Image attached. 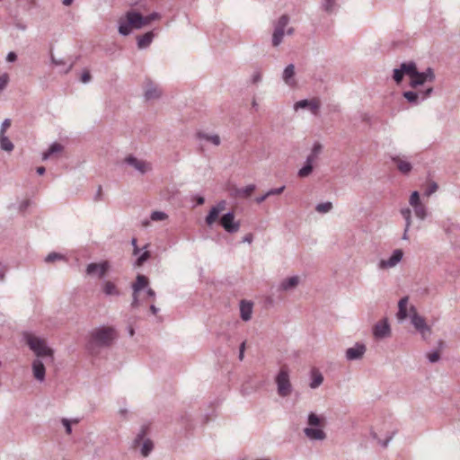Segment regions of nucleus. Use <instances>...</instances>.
Returning a JSON list of instances; mask_svg holds the SVG:
<instances>
[{
    "mask_svg": "<svg viewBox=\"0 0 460 460\" xmlns=\"http://www.w3.org/2000/svg\"><path fill=\"white\" fill-rule=\"evenodd\" d=\"M323 382V375L317 371V370H314L313 373H312V381L310 382V387L312 389H315L317 387H319Z\"/></svg>",
    "mask_w": 460,
    "mask_h": 460,
    "instance_id": "36",
    "label": "nucleus"
},
{
    "mask_svg": "<svg viewBox=\"0 0 460 460\" xmlns=\"http://www.w3.org/2000/svg\"><path fill=\"white\" fill-rule=\"evenodd\" d=\"M400 68L402 69L404 75H408L411 79L417 70V66L415 62L410 61L407 63H402Z\"/></svg>",
    "mask_w": 460,
    "mask_h": 460,
    "instance_id": "31",
    "label": "nucleus"
},
{
    "mask_svg": "<svg viewBox=\"0 0 460 460\" xmlns=\"http://www.w3.org/2000/svg\"><path fill=\"white\" fill-rule=\"evenodd\" d=\"M17 59V55L14 52H9L6 57L8 62H14Z\"/></svg>",
    "mask_w": 460,
    "mask_h": 460,
    "instance_id": "59",
    "label": "nucleus"
},
{
    "mask_svg": "<svg viewBox=\"0 0 460 460\" xmlns=\"http://www.w3.org/2000/svg\"><path fill=\"white\" fill-rule=\"evenodd\" d=\"M91 78L92 76L89 71H84L81 75V81L84 84L89 83L91 81Z\"/></svg>",
    "mask_w": 460,
    "mask_h": 460,
    "instance_id": "56",
    "label": "nucleus"
},
{
    "mask_svg": "<svg viewBox=\"0 0 460 460\" xmlns=\"http://www.w3.org/2000/svg\"><path fill=\"white\" fill-rule=\"evenodd\" d=\"M289 17L287 14L281 15L278 21L273 23V33L271 43L273 47H278L283 41L284 35H292L294 33V28L288 26Z\"/></svg>",
    "mask_w": 460,
    "mask_h": 460,
    "instance_id": "3",
    "label": "nucleus"
},
{
    "mask_svg": "<svg viewBox=\"0 0 460 460\" xmlns=\"http://www.w3.org/2000/svg\"><path fill=\"white\" fill-rule=\"evenodd\" d=\"M403 76H404V74L402 73V71L400 67L394 69L393 78L397 84L402 82Z\"/></svg>",
    "mask_w": 460,
    "mask_h": 460,
    "instance_id": "48",
    "label": "nucleus"
},
{
    "mask_svg": "<svg viewBox=\"0 0 460 460\" xmlns=\"http://www.w3.org/2000/svg\"><path fill=\"white\" fill-rule=\"evenodd\" d=\"M392 160L396 164L398 170L403 174H408L412 169L410 162L402 160L399 156L393 157Z\"/></svg>",
    "mask_w": 460,
    "mask_h": 460,
    "instance_id": "25",
    "label": "nucleus"
},
{
    "mask_svg": "<svg viewBox=\"0 0 460 460\" xmlns=\"http://www.w3.org/2000/svg\"><path fill=\"white\" fill-rule=\"evenodd\" d=\"M420 203H421L420 199V194H419V192L417 190H415L410 196L409 204L411 207H413V206L418 205Z\"/></svg>",
    "mask_w": 460,
    "mask_h": 460,
    "instance_id": "44",
    "label": "nucleus"
},
{
    "mask_svg": "<svg viewBox=\"0 0 460 460\" xmlns=\"http://www.w3.org/2000/svg\"><path fill=\"white\" fill-rule=\"evenodd\" d=\"M435 80V73L431 67H428L424 72H419L418 69L411 76L410 80V86L411 88H417L420 85H423L425 83H432Z\"/></svg>",
    "mask_w": 460,
    "mask_h": 460,
    "instance_id": "8",
    "label": "nucleus"
},
{
    "mask_svg": "<svg viewBox=\"0 0 460 460\" xmlns=\"http://www.w3.org/2000/svg\"><path fill=\"white\" fill-rule=\"evenodd\" d=\"M139 305V301H138V296H137V293H134L133 292V295H132V302H131V306L132 307H137Z\"/></svg>",
    "mask_w": 460,
    "mask_h": 460,
    "instance_id": "58",
    "label": "nucleus"
},
{
    "mask_svg": "<svg viewBox=\"0 0 460 460\" xmlns=\"http://www.w3.org/2000/svg\"><path fill=\"white\" fill-rule=\"evenodd\" d=\"M63 150V146L59 143H53L49 148L42 154V160H48L52 155Z\"/></svg>",
    "mask_w": 460,
    "mask_h": 460,
    "instance_id": "32",
    "label": "nucleus"
},
{
    "mask_svg": "<svg viewBox=\"0 0 460 460\" xmlns=\"http://www.w3.org/2000/svg\"><path fill=\"white\" fill-rule=\"evenodd\" d=\"M51 62H52V64H54L57 66H66V62L64 59H62V58L58 59L53 55H51Z\"/></svg>",
    "mask_w": 460,
    "mask_h": 460,
    "instance_id": "57",
    "label": "nucleus"
},
{
    "mask_svg": "<svg viewBox=\"0 0 460 460\" xmlns=\"http://www.w3.org/2000/svg\"><path fill=\"white\" fill-rule=\"evenodd\" d=\"M295 76V66L293 64L288 65L282 74V79L286 84L288 86H294L296 84V81L294 79Z\"/></svg>",
    "mask_w": 460,
    "mask_h": 460,
    "instance_id": "20",
    "label": "nucleus"
},
{
    "mask_svg": "<svg viewBox=\"0 0 460 460\" xmlns=\"http://www.w3.org/2000/svg\"><path fill=\"white\" fill-rule=\"evenodd\" d=\"M197 205H202L205 202V199L202 196L196 195L194 197Z\"/></svg>",
    "mask_w": 460,
    "mask_h": 460,
    "instance_id": "62",
    "label": "nucleus"
},
{
    "mask_svg": "<svg viewBox=\"0 0 460 460\" xmlns=\"http://www.w3.org/2000/svg\"><path fill=\"white\" fill-rule=\"evenodd\" d=\"M168 217L167 214L163 211H153L150 215V218L153 221H163Z\"/></svg>",
    "mask_w": 460,
    "mask_h": 460,
    "instance_id": "42",
    "label": "nucleus"
},
{
    "mask_svg": "<svg viewBox=\"0 0 460 460\" xmlns=\"http://www.w3.org/2000/svg\"><path fill=\"white\" fill-rule=\"evenodd\" d=\"M332 209V202H330V201L323 202V203H319V204H317V205H316V207H315V210H316L318 213H321V214L328 213V212H330Z\"/></svg>",
    "mask_w": 460,
    "mask_h": 460,
    "instance_id": "39",
    "label": "nucleus"
},
{
    "mask_svg": "<svg viewBox=\"0 0 460 460\" xmlns=\"http://www.w3.org/2000/svg\"><path fill=\"white\" fill-rule=\"evenodd\" d=\"M32 371H33L34 377L38 381H40V382L44 381L46 369H45L44 364L41 360H40V359L33 360Z\"/></svg>",
    "mask_w": 460,
    "mask_h": 460,
    "instance_id": "19",
    "label": "nucleus"
},
{
    "mask_svg": "<svg viewBox=\"0 0 460 460\" xmlns=\"http://www.w3.org/2000/svg\"><path fill=\"white\" fill-rule=\"evenodd\" d=\"M161 18V14L159 13L154 12L147 16H144V22L146 25H148L151 22L159 20Z\"/></svg>",
    "mask_w": 460,
    "mask_h": 460,
    "instance_id": "45",
    "label": "nucleus"
},
{
    "mask_svg": "<svg viewBox=\"0 0 460 460\" xmlns=\"http://www.w3.org/2000/svg\"><path fill=\"white\" fill-rule=\"evenodd\" d=\"M225 207L226 201L222 200L218 202L217 206L211 208L205 219L208 226H212L214 224V222L218 217L220 212L225 209Z\"/></svg>",
    "mask_w": 460,
    "mask_h": 460,
    "instance_id": "18",
    "label": "nucleus"
},
{
    "mask_svg": "<svg viewBox=\"0 0 460 460\" xmlns=\"http://www.w3.org/2000/svg\"><path fill=\"white\" fill-rule=\"evenodd\" d=\"M323 151V146L319 142L313 145L310 154L307 155L305 163L314 166V164L318 159L319 155Z\"/></svg>",
    "mask_w": 460,
    "mask_h": 460,
    "instance_id": "24",
    "label": "nucleus"
},
{
    "mask_svg": "<svg viewBox=\"0 0 460 460\" xmlns=\"http://www.w3.org/2000/svg\"><path fill=\"white\" fill-rule=\"evenodd\" d=\"M155 33L153 31L146 32L145 34L137 37V47L138 49L147 48L153 41Z\"/></svg>",
    "mask_w": 460,
    "mask_h": 460,
    "instance_id": "26",
    "label": "nucleus"
},
{
    "mask_svg": "<svg viewBox=\"0 0 460 460\" xmlns=\"http://www.w3.org/2000/svg\"><path fill=\"white\" fill-rule=\"evenodd\" d=\"M11 126V119H5L2 124H1V127H0V135H4L7 128Z\"/></svg>",
    "mask_w": 460,
    "mask_h": 460,
    "instance_id": "52",
    "label": "nucleus"
},
{
    "mask_svg": "<svg viewBox=\"0 0 460 460\" xmlns=\"http://www.w3.org/2000/svg\"><path fill=\"white\" fill-rule=\"evenodd\" d=\"M261 79H262V75H261V71H259V70L255 71L252 74V78H251L252 83L254 84L260 83L261 81Z\"/></svg>",
    "mask_w": 460,
    "mask_h": 460,
    "instance_id": "54",
    "label": "nucleus"
},
{
    "mask_svg": "<svg viewBox=\"0 0 460 460\" xmlns=\"http://www.w3.org/2000/svg\"><path fill=\"white\" fill-rule=\"evenodd\" d=\"M412 208H413L415 216L420 220L426 219V217L428 216V209H427V207L422 202L418 205L413 206Z\"/></svg>",
    "mask_w": 460,
    "mask_h": 460,
    "instance_id": "35",
    "label": "nucleus"
},
{
    "mask_svg": "<svg viewBox=\"0 0 460 460\" xmlns=\"http://www.w3.org/2000/svg\"><path fill=\"white\" fill-rule=\"evenodd\" d=\"M438 189V185L433 181L429 184V186L428 187V189L425 190L424 194L427 196V197H429L430 195H432L434 192H436Z\"/></svg>",
    "mask_w": 460,
    "mask_h": 460,
    "instance_id": "50",
    "label": "nucleus"
},
{
    "mask_svg": "<svg viewBox=\"0 0 460 460\" xmlns=\"http://www.w3.org/2000/svg\"><path fill=\"white\" fill-rule=\"evenodd\" d=\"M116 338L117 332L114 328L98 327L90 332L86 348L91 354L96 355L101 349L111 346Z\"/></svg>",
    "mask_w": 460,
    "mask_h": 460,
    "instance_id": "1",
    "label": "nucleus"
},
{
    "mask_svg": "<svg viewBox=\"0 0 460 460\" xmlns=\"http://www.w3.org/2000/svg\"><path fill=\"white\" fill-rule=\"evenodd\" d=\"M323 418L310 412L307 417V424L309 427L304 429L305 436L310 440H320L323 441L326 438V433L317 427L322 426Z\"/></svg>",
    "mask_w": 460,
    "mask_h": 460,
    "instance_id": "4",
    "label": "nucleus"
},
{
    "mask_svg": "<svg viewBox=\"0 0 460 460\" xmlns=\"http://www.w3.org/2000/svg\"><path fill=\"white\" fill-rule=\"evenodd\" d=\"M63 258V255H61L60 253H58V252H50L46 258H45V261L49 263V262H53L57 260H61Z\"/></svg>",
    "mask_w": 460,
    "mask_h": 460,
    "instance_id": "49",
    "label": "nucleus"
},
{
    "mask_svg": "<svg viewBox=\"0 0 460 460\" xmlns=\"http://www.w3.org/2000/svg\"><path fill=\"white\" fill-rule=\"evenodd\" d=\"M433 93V87L429 86L424 91H407L403 93V97L411 104L418 105L428 99Z\"/></svg>",
    "mask_w": 460,
    "mask_h": 460,
    "instance_id": "9",
    "label": "nucleus"
},
{
    "mask_svg": "<svg viewBox=\"0 0 460 460\" xmlns=\"http://www.w3.org/2000/svg\"><path fill=\"white\" fill-rule=\"evenodd\" d=\"M395 434V431L391 432L389 435H387L386 438L385 440H381L378 438L377 434L374 431L371 432V437L377 440V442L383 447H386L389 444V442L393 439L394 436Z\"/></svg>",
    "mask_w": 460,
    "mask_h": 460,
    "instance_id": "38",
    "label": "nucleus"
},
{
    "mask_svg": "<svg viewBox=\"0 0 460 460\" xmlns=\"http://www.w3.org/2000/svg\"><path fill=\"white\" fill-rule=\"evenodd\" d=\"M401 214L405 220V225L407 227H411V210L409 208H404L401 209Z\"/></svg>",
    "mask_w": 460,
    "mask_h": 460,
    "instance_id": "41",
    "label": "nucleus"
},
{
    "mask_svg": "<svg viewBox=\"0 0 460 460\" xmlns=\"http://www.w3.org/2000/svg\"><path fill=\"white\" fill-rule=\"evenodd\" d=\"M253 240V235L252 234H247L243 238V243H251Z\"/></svg>",
    "mask_w": 460,
    "mask_h": 460,
    "instance_id": "61",
    "label": "nucleus"
},
{
    "mask_svg": "<svg viewBox=\"0 0 460 460\" xmlns=\"http://www.w3.org/2000/svg\"><path fill=\"white\" fill-rule=\"evenodd\" d=\"M367 351V347L363 343L357 342L353 347L348 348L345 351V358L349 361L361 359Z\"/></svg>",
    "mask_w": 460,
    "mask_h": 460,
    "instance_id": "12",
    "label": "nucleus"
},
{
    "mask_svg": "<svg viewBox=\"0 0 460 460\" xmlns=\"http://www.w3.org/2000/svg\"><path fill=\"white\" fill-rule=\"evenodd\" d=\"M0 147L1 149L11 152L13 150V144L11 140L4 135H0Z\"/></svg>",
    "mask_w": 460,
    "mask_h": 460,
    "instance_id": "37",
    "label": "nucleus"
},
{
    "mask_svg": "<svg viewBox=\"0 0 460 460\" xmlns=\"http://www.w3.org/2000/svg\"><path fill=\"white\" fill-rule=\"evenodd\" d=\"M334 4H335V0H324V3H323V9L324 11L330 13L332 12L333 6H334Z\"/></svg>",
    "mask_w": 460,
    "mask_h": 460,
    "instance_id": "55",
    "label": "nucleus"
},
{
    "mask_svg": "<svg viewBox=\"0 0 460 460\" xmlns=\"http://www.w3.org/2000/svg\"><path fill=\"white\" fill-rule=\"evenodd\" d=\"M110 263L108 261H102L101 263H89L86 267V273L90 276H97L102 279L105 276L109 270Z\"/></svg>",
    "mask_w": 460,
    "mask_h": 460,
    "instance_id": "13",
    "label": "nucleus"
},
{
    "mask_svg": "<svg viewBox=\"0 0 460 460\" xmlns=\"http://www.w3.org/2000/svg\"><path fill=\"white\" fill-rule=\"evenodd\" d=\"M320 101L316 99L312 100H300L296 102L294 105V109L297 111L298 109H305L308 108L311 112L314 115H316L320 109Z\"/></svg>",
    "mask_w": 460,
    "mask_h": 460,
    "instance_id": "16",
    "label": "nucleus"
},
{
    "mask_svg": "<svg viewBox=\"0 0 460 460\" xmlns=\"http://www.w3.org/2000/svg\"><path fill=\"white\" fill-rule=\"evenodd\" d=\"M196 138L199 140H205L211 143L213 146H218L221 144L220 137L217 134H208L199 131L196 133Z\"/></svg>",
    "mask_w": 460,
    "mask_h": 460,
    "instance_id": "22",
    "label": "nucleus"
},
{
    "mask_svg": "<svg viewBox=\"0 0 460 460\" xmlns=\"http://www.w3.org/2000/svg\"><path fill=\"white\" fill-rule=\"evenodd\" d=\"M408 301H409L408 296H403L402 298L400 299V301L398 303L397 317L401 321L406 319L408 316V312H407Z\"/></svg>",
    "mask_w": 460,
    "mask_h": 460,
    "instance_id": "29",
    "label": "nucleus"
},
{
    "mask_svg": "<svg viewBox=\"0 0 460 460\" xmlns=\"http://www.w3.org/2000/svg\"><path fill=\"white\" fill-rule=\"evenodd\" d=\"M146 295L149 296V297H152V298H155V292L150 288H146Z\"/></svg>",
    "mask_w": 460,
    "mask_h": 460,
    "instance_id": "64",
    "label": "nucleus"
},
{
    "mask_svg": "<svg viewBox=\"0 0 460 460\" xmlns=\"http://www.w3.org/2000/svg\"><path fill=\"white\" fill-rule=\"evenodd\" d=\"M148 279L141 274L137 276L136 281L132 284L131 288L134 293H138L143 288H147L148 286Z\"/></svg>",
    "mask_w": 460,
    "mask_h": 460,
    "instance_id": "27",
    "label": "nucleus"
},
{
    "mask_svg": "<svg viewBox=\"0 0 460 460\" xmlns=\"http://www.w3.org/2000/svg\"><path fill=\"white\" fill-rule=\"evenodd\" d=\"M24 340L37 357H53V350L47 346V342L44 339L31 333H25Z\"/></svg>",
    "mask_w": 460,
    "mask_h": 460,
    "instance_id": "5",
    "label": "nucleus"
},
{
    "mask_svg": "<svg viewBox=\"0 0 460 460\" xmlns=\"http://www.w3.org/2000/svg\"><path fill=\"white\" fill-rule=\"evenodd\" d=\"M124 162L132 166L135 170L139 172L141 174H145L152 169L151 164L144 160L137 159L134 155H128Z\"/></svg>",
    "mask_w": 460,
    "mask_h": 460,
    "instance_id": "14",
    "label": "nucleus"
},
{
    "mask_svg": "<svg viewBox=\"0 0 460 460\" xmlns=\"http://www.w3.org/2000/svg\"><path fill=\"white\" fill-rule=\"evenodd\" d=\"M314 166L305 163V165L298 171L297 175L300 178H305L309 176L313 172Z\"/></svg>",
    "mask_w": 460,
    "mask_h": 460,
    "instance_id": "40",
    "label": "nucleus"
},
{
    "mask_svg": "<svg viewBox=\"0 0 460 460\" xmlns=\"http://www.w3.org/2000/svg\"><path fill=\"white\" fill-rule=\"evenodd\" d=\"M102 288L107 296H119L120 295L118 287L110 280H104L102 284Z\"/></svg>",
    "mask_w": 460,
    "mask_h": 460,
    "instance_id": "21",
    "label": "nucleus"
},
{
    "mask_svg": "<svg viewBox=\"0 0 460 460\" xmlns=\"http://www.w3.org/2000/svg\"><path fill=\"white\" fill-rule=\"evenodd\" d=\"M373 333H374V336L377 339H384L385 337L390 336L391 329H390V325H389L387 320L385 319L383 321L378 322L374 326Z\"/></svg>",
    "mask_w": 460,
    "mask_h": 460,
    "instance_id": "17",
    "label": "nucleus"
},
{
    "mask_svg": "<svg viewBox=\"0 0 460 460\" xmlns=\"http://www.w3.org/2000/svg\"><path fill=\"white\" fill-rule=\"evenodd\" d=\"M140 453L144 457H146L149 456V454L154 449V443L150 438H146L141 446L139 447Z\"/></svg>",
    "mask_w": 460,
    "mask_h": 460,
    "instance_id": "34",
    "label": "nucleus"
},
{
    "mask_svg": "<svg viewBox=\"0 0 460 460\" xmlns=\"http://www.w3.org/2000/svg\"><path fill=\"white\" fill-rule=\"evenodd\" d=\"M5 271H6V268L4 265H3L1 262H0V281H3L4 279V275H5Z\"/></svg>",
    "mask_w": 460,
    "mask_h": 460,
    "instance_id": "60",
    "label": "nucleus"
},
{
    "mask_svg": "<svg viewBox=\"0 0 460 460\" xmlns=\"http://www.w3.org/2000/svg\"><path fill=\"white\" fill-rule=\"evenodd\" d=\"M267 198H269V196H266V193L262 196H260V197H257L255 199V201L258 203V204H261Z\"/></svg>",
    "mask_w": 460,
    "mask_h": 460,
    "instance_id": "63",
    "label": "nucleus"
},
{
    "mask_svg": "<svg viewBox=\"0 0 460 460\" xmlns=\"http://www.w3.org/2000/svg\"><path fill=\"white\" fill-rule=\"evenodd\" d=\"M162 91L159 87L150 79H146L144 83V97L146 101L155 100L160 98Z\"/></svg>",
    "mask_w": 460,
    "mask_h": 460,
    "instance_id": "15",
    "label": "nucleus"
},
{
    "mask_svg": "<svg viewBox=\"0 0 460 460\" xmlns=\"http://www.w3.org/2000/svg\"><path fill=\"white\" fill-rule=\"evenodd\" d=\"M427 358L430 363H436L440 359V354L438 350H434L427 354Z\"/></svg>",
    "mask_w": 460,
    "mask_h": 460,
    "instance_id": "46",
    "label": "nucleus"
},
{
    "mask_svg": "<svg viewBox=\"0 0 460 460\" xmlns=\"http://www.w3.org/2000/svg\"><path fill=\"white\" fill-rule=\"evenodd\" d=\"M146 433H147V427L142 426L139 432L137 434V436L135 437V438L133 440V443H132L133 447L137 448L141 446L143 441L146 438Z\"/></svg>",
    "mask_w": 460,
    "mask_h": 460,
    "instance_id": "33",
    "label": "nucleus"
},
{
    "mask_svg": "<svg viewBox=\"0 0 460 460\" xmlns=\"http://www.w3.org/2000/svg\"><path fill=\"white\" fill-rule=\"evenodd\" d=\"M256 186L254 184L247 185L244 188H235L234 190V196L235 198H248L255 190Z\"/></svg>",
    "mask_w": 460,
    "mask_h": 460,
    "instance_id": "28",
    "label": "nucleus"
},
{
    "mask_svg": "<svg viewBox=\"0 0 460 460\" xmlns=\"http://www.w3.org/2000/svg\"><path fill=\"white\" fill-rule=\"evenodd\" d=\"M278 394L281 397L288 396L292 392V385L289 380L288 370L286 367L280 368L276 376Z\"/></svg>",
    "mask_w": 460,
    "mask_h": 460,
    "instance_id": "6",
    "label": "nucleus"
},
{
    "mask_svg": "<svg viewBox=\"0 0 460 460\" xmlns=\"http://www.w3.org/2000/svg\"><path fill=\"white\" fill-rule=\"evenodd\" d=\"M220 225L222 227L230 234H234L239 231L240 223L234 221V214L232 211L223 215L220 218Z\"/></svg>",
    "mask_w": 460,
    "mask_h": 460,
    "instance_id": "11",
    "label": "nucleus"
},
{
    "mask_svg": "<svg viewBox=\"0 0 460 460\" xmlns=\"http://www.w3.org/2000/svg\"><path fill=\"white\" fill-rule=\"evenodd\" d=\"M61 423L65 427L66 434L70 435L72 433L71 421L68 419L63 418Z\"/></svg>",
    "mask_w": 460,
    "mask_h": 460,
    "instance_id": "53",
    "label": "nucleus"
},
{
    "mask_svg": "<svg viewBox=\"0 0 460 460\" xmlns=\"http://www.w3.org/2000/svg\"><path fill=\"white\" fill-rule=\"evenodd\" d=\"M410 318L411 323L414 326V328L421 334V337L424 340H427L431 333V329L426 323L424 317L420 316L417 313L416 308L414 306H411L410 308Z\"/></svg>",
    "mask_w": 460,
    "mask_h": 460,
    "instance_id": "7",
    "label": "nucleus"
},
{
    "mask_svg": "<svg viewBox=\"0 0 460 460\" xmlns=\"http://www.w3.org/2000/svg\"><path fill=\"white\" fill-rule=\"evenodd\" d=\"M402 258L403 251L402 249H395L388 259H382L378 261L377 268L381 270L394 268L401 262Z\"/></svg>",
    "mask_w": 460,
    "mask_h": 460,
    "instance_id": "10",
    "label": "nucleus"
},
{
    "mask_svg": "<svg viewBox=\"0 0 460 460\" xmlns=\"http://www.w3.org/2000/svg\"><path fill=\"white\" fill-rule=\"evenodd\" d=\"M285 190V186H281L279 188L270 189L266 192V196H273V195H279L281 194Z\"/></svg>",
    "mask_w": 460,
    "mask_h": 460,
    "instance_id": "51",
    "label": "nucleus"
},
{
    "mask_svg": "<svg viewBox=\"0 0 460 460\" xmlns=\"http://www.w3.org/2000/svg\"><path fill=\"white\" fill-rule=\"evenodd\" d=\"M9 80V75L6 73L0 75V93L7 87Z\"/></svg>",
    "mask_w": 460,
    "mask_h": 460,
    "instance_id": "43",
    "label": "nucleus"
},
{
    "mask_svg": "<svg viewBox=\"0 0 460 460\" xmlns=\"http://www.w3.org/2000/svg\"><path fill=\"white\" fill-rule=\"evenodd\" d=\"M150 258V252L146 251L144 252L136 261V266H141L145 261H146Z\"/></svg>",
    "mask_w": 460,
    "mask_h": 460,
    "instance_id": "47",
    "label": "nucleus"
},
{
    "mask_svg": "<svg viewBox=\"0 0 460 460\" xmlns=\"http://www.w3.org/2000/svg\"><path fill=\"white\" fill-rule=\"evenodd\" d=\"M241 318L243 321H249L252 318V305L251 303L242 301L240 305Z\"/></svg>",
    "mask_w": 460,
    "mask_h": 460,
    "instance_id": "30",
    "label": "nucleus"
},
{
    "mask_svg": "<svg viewBox=\"0 0 460 460\" xmlns=\"http://www.w3.org/2000/svg\"><path fill=\"white\" fill-rule=\"evenodd\" d=\"M146 26L144 16L135 11H128L126 13V20L119 19V32L123 36H128L131 33L132 29H141Z\"/></svg>",
    "mask_w": 460,
    "mask_h": 460,
    "instance_id": "2",
    "label": "nucleus"
},
{
    "mask_svg": "<svg viewBox=\"0 0 460 460\" xmlns=\"http://www.w3.org/2000/svg\"><path fill=\"white\" fill-rule=\"evenodd\" d=\"M298 283L299 278L297 276H293L283 279L279 286V289L281 291H288L294 289Z\"/></svg>",
    "mask_w": 460,
    "mask_h": 460,
    "instance_id": "23",
    "label": "nucleus"
}]
</instances>
